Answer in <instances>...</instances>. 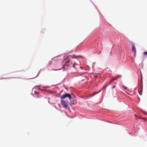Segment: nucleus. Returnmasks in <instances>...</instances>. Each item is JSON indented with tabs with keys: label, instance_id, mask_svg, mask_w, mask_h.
I'll return each mask as SVG.
<instances>
[{
	"label": "nucleus",
	"instance_id": "nucleus-9",
	"mask_svg": "<svg viewBox=\"0 0 147 147\" xmlns=\"http://www.w3.org/2000/svg\"><path fill=\"white\" fill-rule=\"evenodd\" d=\"M138 119H146L145 118H142L141 117H138Z\"/></svg>",
	"mask_w": 147,
	"mask_h": 147
},
{
	"label": "nucleus",
	"instance_id": "nucleus-4",
	"mask_svg": "<svg viewBox=\"0 0 147 147\" xmlns=\"http://www.w3.org/2000/svg\"><path fill=\"white\" fill-rule=\"evenodd\" d=\"M61 103L63 107L66 109H67L68 105L67 103L65 101L63 100H61Z\"/></svg>",
	"mask_w": 147,
	"mask_h": 147
},
{
	"label": "nucleus",
	"instance_id": "nucleus-6",
	"mask_svg": "<svg viewBox=\"0 0 147 147\" xmlns=\"http://www.w3.org/2000/svg\"><path fill=\"white\" fill-rule=\"evenodd\" d=\"M71 63H72V64L73 63V65L72 66L73 67L75 68V65L76 64V63L74 61L73 62V61H72Z\"/></svg>",
	"mask_w": 147,
	"mask_h": 147
},
{
	"label": "nucleus",
	"instance_id": "nucleus-1",
	"mask_svg": "<svg viewBox=\"0 0 147 147\" xmlns=\"http://www.w3.org/2000/svg\"><path fill=\"white\" fill-rule=\"evenodd\" d=\"M72 59V57L71 55L67 57L64 59V61H65V65L64 67L66 65L67 66H70V64H69V63L71 60Z\"/></svg>",
	"mask_w": 147,
	"mask_h": 147
},
{
	"label": "nucleus",
	"instance_id": "nucleus-7",
	"mask_svg": "<svg viewBox=\"0 0 147 147\" xmlns=\"http://www.w3.org/2000/svg\"><path fill=\"white\" fill-rule=\"evenodd\" d=\"M78 57H79L78 56H72V59H73V58H78Z\"/></svg>",
	"mask_w": 147,
	"mask_h": 147
},
{
	"label": "nucleus",
	"instance_id": "nucleus-14",
	"mask_svg": "<svg viewBox=\"0 0 147 147\" xmlns=\"http://www.w3.org/2000/svg\"><path fill=\"white\" fill-rule=\"evenodd\" d=\"M135 116H136V115H135Z\"/></svg>",
	"mask_w": 147,
	"mask_h": 147
},
{
	"label": "nucleus",
	"instance_id": "nucleus-12",
	"mask_svg": "<svg viewBox=\"0 0 147 147\" xmlns=\"http://www.w3.org/2000/svg\"><path fill=\"white\" fill-rule=\"evenodd\" d=\"M115 87V86H113V88H114Z\"/></svg>",
	"mask_w": 147,
	"mask_h": 147
},
{
	"label": "nucleus",
	"instance_id": "nucleus-11",
	"mask_svg": "<svg viewBox=\"0 0 147 147\" xmlns=\"http://www.w3.org/2000/svg\"><path fill=\"white\" fill-rule=\"evenodd\" d=\"M117 80V79H115V78H114V79H112V80H113V81H114V80Z\"/></svg>",
	"mask_w": 147,
	"mask_h": 147
},
{
	"label": "nucleus",
	"instance_id": "nucleus-10",
	"mask_svg": "<svg viewBox=\"0 0 147 147\" xmlns=\"http://www.w3.org/2000/svg\"><path fill=\"white\" fill-rule=\"evenodd\" d=\"M143 54L145 55H147V52H143Z\"/></svg>",
	"mask_w": 147,
	"mask_h": 147
},
{
	"label": "nucleus",
	"instance_id": "nucleus-2",
	"mask_svg": "<svg viewBox=\"0 0 147 147\" xmlns=\"http://www.w3.org/2000/svg\"><path fill=\"white\" fill-rule=\"evenodd\" d=\"M131 44V46L132 47V51L133 52H134L135 53H136V48L135 47V44L132 42L131 41H129V42Z\"/></svg>",
	"mask_w": 147,
	"mask_h": 147
},
{
	"label": "nucleus",
	"instance_id": "nucleus-5",
	"mask_svg": "<svg viewBox=\"0 0 147 147\" xmlns=\"http://www.w3.org/2000/svg\"><path fill=\"white\" fill-rule=\"evenodd\" d=\"M112 82V81H110V82L109 84L106 85H104L103 87V88H104L105 89L106 88V87L109 84H110Z\"/></svg>",
	"mask_w": 147,
	"mask_h": 147
},
{
	"label": "nucleus",
	"instance_id": "nucleus-13",
	"mask_svg": "<svg viewBox=\"0 0 147 147\" xmlns=\"http://www.w3.org/2000/svg\"><path fill=\"white\" fill-rule=\"evenodd\" d=\"M35 93L36 94H38V92H35Z\"/></svg>",
	"mask_w": 147,
	"mask_h": 147
},
{
	"label": "nucleus",
	"instance_id": "nucleus-3",
	"mask_svg": "<svg viewBox=\"0 0 147 147\" xmlns=\"http://www.w3.org/2000/svg\"><path fill=\"white\" fill-rule=\"evenodd\" d=\"M66 97H68L69 99L71 98V95L69 93H65V94L63 95L61 97V98L63 99Z\"/></svg>",
	"mask_w": 147,
	"mask_h": 147
},
{
	"label": "nucleus",
	"instance_id": "nucleus-8",
	"mask_svg": "<svg viewBox=\"0 0 147 147\" xmlns=\"http://www.w3.org/2000/svg\"><path fill=\"white\" fill-rule=\"evenodd\" d=\"M121 75H119V76H117L116 77V78H115V79H117V80L118 78H119V77H121Z\"/></svg>",
	"mask_w": 147,
	"mask_h": 147
}]
</instances>
